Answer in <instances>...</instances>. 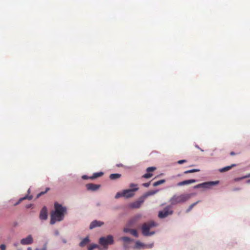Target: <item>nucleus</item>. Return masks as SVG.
I'll return each instance as SVG.
<instances>
[{
	"label": "nucleus",
	"mask_w": 250,
	"mask_h": 250,
	"mask_svg": "<svg viewBox=\"0 0 250 250\" xmlns=\"http://www.w3.org/2000/svg\"><path fill=\"white\" fill-rule=\"evenodd\" d=\"M20 242L22 245H30L33 243V239L31 235H29L26 238L21 239Z\"/></svg>",
	"instance_id": "6e6552de"
},
{
	"label": "nucleus",
	"mask_w": 250,
	"mask_h": 250,
	"mask_svg": "<svg viewBox=\"0 0 250 250\" xmlns=\"http://www.w3.org/2000/svg\"><path fill=\"white\" fill-rule=\"evenodd\" d=\"M27 250H32L31 247H29L27 248Z\"/></svg>",
	"instance_id": "79ce46f5"
},
{
	"label": "nucleus",
	"mask_w": 250,
	"mask_h": 250,
	"mask_svg": "<svg viewBox=\"0 0 250 250\" xmlns=\"http://www.w3.org/2000/svg\"><path fill=\"white\" fill-rule=\"evenodd\" d=\"M230 154L231 156H233V155H234L235 154V153L234 152L232 151V152H230Z\"/></svg>",
	"instance_id": "ea45409f"
},
{
	"label": "nucleus",
	"mask_w": 250,
	"mask_h": 250,
	"mask_svg": "<svg viewBox=\"0 0 250 250\" xmlns=\"http://www.w3.org/2000/svg\"><path fill=\"white\" fill-rule=\"evenodd\" d=\"M199 171H200V170L198 169H193L191 170H186V171H184V174H188V173H193V172H198Z\"/></svg>",
	"instance_id": "5701e85b"
},
{
	"label": "nucleus",
	"mask_w": 250,
	"mask_h": 250,
	"mask_svg": "<svg viewBox=\"0 0 250 250\" xmlns=\"http://www.w3.org/2000/svg\"><path fill=\"white\" fill-rule=\"evenodd\" d=\"M173 211L170 206L165 207L163 210L160 211L158 213V217L160 218H165L169 215L172 214Z\"/></svg>",
	"instance_id": "39448f33"
},
{
	"label": "nucleus",
	"mask_w": 250,
	"mask_h": 250,
	"mask_svg": "<svg viewBox=\"0 0 250 250\" xmlns=\"http://www.w3.org/2000/svg\"><path fill=\"white\" fill-rule=\"evenodd\" d=\"M192 194H182L181 195H174L170 199L171 205H175L178 204L186 202L191 197Z\"/></svg>",
	"instance_id": "f03ea898"
},
{
	"label": "nucleus",
	"mask_w": 250,
	"mask_h": 250,
	"mask_svg": "<svg viewBox=\"0 0 250 250\" xmlns=\"http://www.w3.org/2000/svg\"><path fill=\"white\" fill-rule=\"evenodd\" d=\"M113 242V237L110 235L106 237H102L99 239V244L103 247L104 250L107 249L108 245L112 244Z\"/></svg>",
	"instance_id": "20e7f679"
},
{
	"label": "nucleus",
	"mask_w": 250,
	"mask_h": 250,
	"mask_svg": "<svg viewBox=\"0 0 250 250\" xmlns=\"http://www.w3.org/2000/svg\"><path fill=\"white\" fill-rule=\"evenodd\" d=\"M103 174L104 173L103 172L94 173L92 176L89 177V179L92 180L95 179L96 178H97L99 177L103 176Z\"/></svg>",
	"instance_id": "f3484780"
},
{
	"label": "nucleus",
	"mask_w": 250,
	"mask_h": 250,
	"mask_svg": "<svg viewBox=\"0 0 250 250\" xmlns=\"http://www.w3.org/2000/svg\"><path fill=\"white\" fill-rule=\"evenodd\" d=\"M129 232L135 237H137L138 236V232L135 229H131L129 230Z\"/></svg>",
	"instance_id": "393cba45"
},
{
	"label": "nucleus",
	"mask_w": 250,
	"mask_h": 250,
	"mask_svg": "<svg viewBox=\"0 0 250 250\" xmlns=\"http://www.w3.org/2000/svg\"><path fill=\"white\" fill-rule=\"evenodd\" d=\"M56 234H58V233H59L58 231H56Z\"/></svg>",
	"instance_id": "a18cd8bd"
},
{
	"label": "nucleus",
	"mask_w": 250,
	"mask_h": 250,
	"mask_svg": "<svg viewBox=\"0 0 250 250\" xmlns=\"http://www.w3.org/2000/svg\"><path fill=\"white\" fill-rule=\"evenodd\" d=\"M142 244L140 242H136V248H140V247L142 246Z\"/></svg>",
	"instance_id": "7c9ffc66"
},
{
	"label": "nucleus",
	"mask_w": 250,
	"mask_h": 250,
	"mask_svg": "<svg viewBox=\"0 0 250 250\" xmlns=\"http://www.w3.org/2000/svg\"><path fill=\"white\" fill-rule=\"evenodd\" d=\"M35 250H46V248L45 247H44L42 248H37L35 249Z\"/></svg>",
	"instance_id": "c9c22d12"
},
{
	"label": "nucleus",
	"mask_w": 250,
	"mask_h": 250,
	"mask_svg": "<svg viewBox=\"0 0 250 250\" xmlns=\"http://www.w3.org/2000/svg\"><path fill=\"white\" fill-rule=\"evenodd\" d=\"M82 179H84V180L88 179H89V177L84 175L82 176Z\"/></svg>",
	"instance_id": "e433bc0d"
},
{
	"label": "nucleus",
	"mask_w": 250,
	"mask_h": 250,
	"mask_svg": "<svg viewBox=\"0 0 250 250\" xmlns=\"http://www.w3.org/2000/svg\"><path fill=\"white\" fill-rule=\"evenodd\" d=\"M85 186L88 190L96 191L100 188L101 186L100 185L90 183L86 184Z\"/></svg>",
	"instance_id": "9d476101"
},
{
	"label": "nucleus",
	"mask_w": 250,
	"mask_h": 250,
	"mask_svg": "<svg viewBox=\"0 0 250 250\" xmlns=\"http://www.w3.org/2000/svg\"><path fill=\"white\" fill-rule=\"evenodd\" d=\"M27 192H28V193L29 194L30 193V189H28Z\"/></svg>",
	"instance_id": "37998d69"
},
{
	"label": "nucleus",
	"mask_w": 250,
	"mask_h": 250,
	"mask_svg": "<svg viewBox=\"0 0 250 250\" xmlns=\"http://www.w3.org/2000/svg\"><path fill=\"white\" fill-rule=\"evenodd\" d=\"M144 202V198L142 197L140 198V199L138 201H136L133 203H132L130 205V207L131 208H139L142 205V204Z\"/></svg>",
	"instance_id": "1a4fd4ad"
},
{
	"label": "nucleus",
	"mask_w": 250,
	"mask_h": 250,
	"mask_svg": "<svg viewBox=\"0 0 250 250\" xmlns=\"http://www.w3.org/2000/svg\"><path fill=\"white\" fill-rule=\"evenodd\" d=\"M32 198H33L32 195H26L22 198H21L19 200L18 202L15 204V205H17L19 204L20 203H21L22 201H23L24 200L28 199L29 200H31V199H32Z\"/></svg>",
	"instance_id": "2eb2a0df"
},
{
	"label": "nucleus",
	"mask_w": 250,
	"mask_h": 250,
	"mask_svg": "<svg viewBox=\"0 0 250 250\" xmlns=\"http://www.w3.org/2000/svg\"><path fill=\"white\" fill-rule=\"evenodd\" d=\"M122 239L125 242H129L131 241L130 238L128 237H123Z\"/></svg>",
	"instance_id": "c85d7f7f"
},
{
	"label": "nucleus",
	"mask_w": 250,
	"mask_h": 250,
	"mask_svg": "<svg viewBox=\"0 0 250 250\" xmlns=\"http://www.w3.org/2000/svg\"><path fill=\"white\" fill-rule=\"evenodd\" d=\"M186 162L187 161L186 160H182L178 161L177 163L178 164H182L184 163H186Z\"/></svg>",
	"instance_id": "2f4dec72"
},
{
	"label": "nucleus",
	"mask_w": 250,
	"mask_h": 250,
	"mask_svg": "<svg viewBox=\"0 0 250 250\" xmlns=\"http://www.w3.org/2000/svg\"><path fill=\"white\" fill-rule=\"evenodd\" d=\"M131 229H126V228H125L124 229V231L125 232H129V230H130Z\"/></svg>",
	"instance_id": "58836bf2"
},
{
	"label": "nucleus",
	"mask_w": 250,
	"mask_h": 250,
	"mask_svg": "<svg viewBox=\"0 0 250 250\" xmlns=\"http://www.w3.org/2000/svg\"><path fill=\"white\" fill-rule=\"evenodd\" d=\"M49 189L50 188H47L44 191H42L38 194L37 195V198H39L40 196L46 193L48 190H49Z\"/></svg>",
	"instance_id": "b1692460"
},
{
	"label": "nucleus",
	"mask_w": 250,
	"mask_h": 250,
	"mask_svg": "<svg viewBox=\"0 0 250 250\" xmlns=\"http://www.w3.org/2000/svg\"><path fill=\"white\" fill-rule=\"evenodd\" d=\"M32 206V204H28L26 206V208H30Z\"/></svg>",
	"instance_id": "4c0bfd02"
},
{
	"label": "nucleus",
	"mask_w": 250,
	"mask_h": 250,
	"mask_svg": "<svg viewBox=\"0 0 250 250\" xmlns=\"http://www.w3.org/2000/svg\"><path fill=\"white\" fill-rule=\"evenodd\" d=\"M54 209L55 210L51 213L50 224L51 225L54 224L57 221H62L65 214L66 213V208L57 202L54 204Z\"/></svg>",
	"instance_id": "f257e3e1"
},
{
	"label": "nucleus",
	"mask_w": 250,
	"mask_h": 250,
	"mask_svg": "<svg viewBox=\"0 0 250 250\" xmlns=\"http://www.w3.org/2000/svg\"><path fill=\"white\" fill-rule=\"evenodd\" d=\"M152 176V174L150 173L149 172H147V173L143 175L142 177L144 178H149Z\"/></svg>",
	"instance_id": "a878e982"
},
{
	"label": "nucleus",
	"mask_w": 250,
	"mask_h": 250,
	"mask_svg": "<svg viewBox=\"0 0 250 250\" xmlns=\"http://www.w3.org/2000/svg\"><path fill=\"white\" fill-rule=\"evenodd\" d=\"M158 192V190H151L147 192L142 197L145 200L146 198H147L148 196L154 195Z\"/></svg>",
	"instance_id": "4468645a"
},
{
	"label": "nucleus",
	"mask_w": 250,
	"mask_h": 250,
	"mask_svg": "<svg viewBox=\"0 0 250 250\" xmlns=\"http://www.w3.org/2000/svg\"><path fill=\"white\" fill-rule=\"evenodd\" d=\"M218 181L207 182L199 184L194 187L195 188H209L211 187L216 185L219 184Z\"/></svg>",
	"instance_id": "423d86ee"
},
{
	"label": "nucleus",
	"mask_w": 250,
	"mask_h": 250,
	"mask_svg": "<svg viewBox=\"0 0 250 250\" xmlns=\"http://www.w3.org/2000/svg\"><path fill=\"white\" fill-rule=\"evenodd\" d=\"M121 197H123V191L122 192H117V194H116L115 196V198L116 199H118Z\"/></svg>",
	"instance_id": "bb28decb"
},
{
	"label": "nucleus",
	"mask_w": 250,
	"mask_h": 250,
	"mask_svg": "<svg viewBox=\"0 0 250 250\" xmlns=\"http://www.w3.org/2000/svg\"><path fill=\"white\" fill-rule=\"evenodd\" d=\"M89 242V237L88 236L84 238L80 243V246L81 247H84Z\"/></svg>",
	"instance_id": "dca6fc26"
},
{
	"label": "nucleus",
	"mask_w": 250,
	"mask_h": 250,
	"mask_svg": "<svg viewBox=\"0 0 250 250\" xmlns=\"http://www.w3.org/2000/svg\"><path fill=\"white\" fill-rule=\"evenodd\" d=\"M165 182V180L164 179H162L157 182H154L153 184V186L154 187H157L161 184H162Z\"/></svg>",
	"instance_id": "412c9836"
},
{
	"label": "nucleus",
	"mask_w": 250,
	"mask_h": 250,
	"mask_svg": "<svg viewBox=\"0 0 250 250\" xmlns=\"http://www.w3.org/2000/svg\"><path fill=\"white\" fill-rule=\"evenodd\" d=\"M121 177V174L119 173L111 174L109 176V178L111 180H114L120 178Z\"/></svg>",
	"instance_id": "6ab92c4d"
},
{
	"label": "nucleus",
	"mask_w": 250,
	"mask_h": 250,
	"mask_svg": "<svg viewBox=\"0 0 250 250\" xmlns=\"http://www.w3.org/2000/svg\"><path fill=\"white\" fill-rule=\"evenodd\" d=\"M156 169V167H149L148 168H147L146 169V171L147 172H151V171H153L154 170H155Z\"/></svg>",
	"instance_id": "cd10ccee"
},
{
	"label": "nucleus",
	"mask_w": 250,
	"mask_h": 250,
	"mask_svg": "<svg viewBox=\"0 0 250 250\" xmlns=\"http://www.w3.org/2000/svg\"><path fill=\"white\" fill-rule=\"evenodd\" d=\"M138 188H134L132 189H125L123 191V197L128 198L133 197L134 195V192L138 190Z\"/></svg>",
	"instance_id": "0eeeda50"
},
{
	"label": "nucleus",
	"mask_w": 250,
	"mask_h": 250,
	"mask_svg": "<svg viewBox=\"0 0 250 250\" xmlns=\"http://www.w3.org/2000/svg\"><path fill=\"white\" fill-rule=\"evenodd\" d=\"M247 183L250 184V179L247 181Z\"/></svg>",
	"instance_id": "a19ab883"
},
{
	"label": "nucleus",
	"mask_w": 250,
	"mask_h": 250,
	"mask_svg": "<svg viewBox=\"0 0 250 250\" xmlns=\"http://www.w3.org/2000/svg\"><path fill=\"white\" fill-rule=\"evenodd\" d=\"M40 218L41 220H46L47 218V209L45 207L42 209L40 214Z\"/></svg>",
	"instance_id": "9b49d317"
},
{
	"label": "nucleus",
	"mask_w": 250,
	"mask_h": 250,
	"mask_svg": "<svg viewBox=\"0 0 250 250\" xmlns=\"http://www.w3.org/2000/svg\"><path fill=\"white\" fill-rule=\"evenodd\" d=\"M250 177V173L242 177H241V178H239L238 179H237V180H242L243 179H245V178H249Z\"/></svg>",
	"instance_id": "c756f323"
},
{
	"label": "nucleus",
	"mask_w": 250,
	"mask_h": 250,
	"mask_svg": "<svg viewBox=\"0 0 250 250\" xmlns=\"http://www.w3.org/2000/svg\"><path fill=\"white\" fill-rule=\"evenodd\" d=\"M150 185V182L148 183H145L143 184V186L147 188Z\"/></svg>",
	"instance_id": "72a5a7b5"
},
{
	"label": "nucleus",
	"mask_w": 250,
	"mask_h": 250,
	"mask_svg": "<svg viewBox=\"0 0 250 250\" xmlns=\"http://www.w3.org/2000/svg\"><path fill=\"white\" fill-rule=\"evenodd\" d=\"M104 223L102 222L95 220L91 222V223L90 225L89 228L90 229H92L97 227H100Z\"/></svg>",
	"instance_id": "ddd939ff"
},
{
	"label": "nucleus",
	"mask_w": 250,
	"mask_h": 250,
	"mask_svg": "<svg viewBox=\"0 0 250 250\" xmlns=\"http://www.w3.org/2000/svg\"><path fill=\"white\" fill-rule=\"evenodd\" d=\"M234 166H235V165L233 164L230 166H227V167H224L223 168L220 169L219 171L220 172H224L230 170L232 167H233Z\"/></svg>",
	"instance_id": "a211bd4d"
},
{
	"label": "nucleus",
	"mask_w": 250,
	"mask_h": 250,
	"mask_svg": "<svg viewBox=\"0 0 250 250\" xmlns=\"http://www.w3.org/2000/svg\"><path fill=\"white\" fill-rule=\"evenodd\" d=\"M196 147L199 148V147L197 145H196Z\"/></svg>",
	"instance_id": "49530a36"
},
{
	"label": "nucleus",
	"mask_w": 250,
	"mask_h": 250,
	"mask_svg": "<svg viewBox=\"0 0 250 250\" xmlns=\"http://www.w3.org/2000/svg\"><path fill=\"white\" fill-rule=\"evenodd\" d=\"M0 248L1 250H5L6 247H5V245L1 244L0 246Z\"/></svg>",
	"instance_id": "f704fd0d"
},
{
	"label": "nucleus",
	"mask_w": 250,
	"mask_h": 250,
	"mask_svg": "<svg viewBox=\"0 0 250 250\" xmlns=\"http://www.w3.org/2000/svg\"><path fill=\"white\" fill-rule=\"evenodd\" d=\"M130 187L133 188H137V185L132 183L130 185Z\"/></svg>",
	"instance_id": "473e14b6"
},
{
	"label": "nucleus",
	"mask_w": 250,
	"mask_h": 250,
	"mask_svg": "<svg viewBox=\"0 0 250 250\" xmlns=\"http://www.w3.org/2000/svg\"><path fill=\"white\" fill-rule=\"evenodd\" d=\"M196 182V180H194V179L187 180H185V181L179 182L177 185L178 186H184L186 185H188V184H190L192 183H195Z\"/></svg>",
	"instance_id": "f8f14e48"
},
{
	"label": "nucleus",
	"mask_w": 250,
	"mask_h": 250,
	"mask_svg": "<svg viewBox=\"0 0 250 250\" xmlns=\"http://www.w3.org/2000/svg\"><path fill=\"white\" fill-rule=\"evenodd\" d=\"M95 248H99V250H102V249L100 247H99L98 245L97 244L91 245L89 247L88 250H93V249H94Z\"/></svg>",
	"instance_id": "4be33fe9"
},
{
	"label": "nucleus",
	"mask_w": 250,
	"mask_h": 250,
	"mask_svg": "<svg viewBox=\"0 0 250 250\" xmlns=\"http://www.w3.org/2000/svg\"><path fill=\"white\" fill-rule=\"evenodd\" d=\"M200 202V201H197L195 203H194L193 204H192L191 205L189 206V207H188V208L187 209L186 212H189L192 209V208L195 206L198 203H199Z\"/></svg>",
	"instance_id": "aec40b11"
},
{
	"label": "nucleus",
	"mask_w": 250,
	"mask_h": 250,
	"mask_svg": "<svg viewBox=\"0 0 250 250\" xmlns=\"http://www.w3.org/2000/svg\"><path fill=\"white\" fill-rule=\"evenodd\" d=\"M156 226V224L153 221L145 223L142 227V234L146 236L153 235L154 232H149V230L151 228Z\"/></svg>",
	"instance_id": "7ed1b4c3"
},
{
	"label": "nucleus",
	"mask_w": 250,
	"mask_h": 250,
	"mask_svg": "<svg viewBox=\"0 0 250 250\" xmlns=\"http://www.w3.org/2000/svg\"><path fill=\"white\" fill-rule=\"evenodd\" d=\"M63 243H65L66 242V241L65 240H63Z\"/></svg>",
	"instance_id": "c03bdc74"
}]
</instances>
